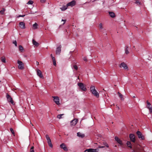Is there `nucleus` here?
Returning a JSON list of instances; mask_svg holds the SVG:
<instances>
[{
    "label": "nucleus",
    "instance_id": "obj_1",
    "mask_svg": "<svg viewBox=\"0 0 152 152\" xmlns=\"http://www.w3.org/2000/svg\"><path fill=\"white\" fill-rule=\"evenodd\" d=\"M127 146L130 149H132L133 152H144L143 149L138 144L132 145L130 141H127L126 142Z\"/></svg>",
    "mask_w": 152,
    "mask_h": 152
},
{
    "label": "nucleus",
    "instance_id": "obj_53",
    "mask_svg": "<svg viewBox=\"0 0 152 152\" xmlns=\"http://www.w3.org/2000/svg\"><path fill=\"white\" fill-rule=\"evenodd\" d=\"M133 98H135V96H134L133 97Z\"/></svg>",
    "mask_w": 152,
    "mask_h": 152
},
{
    "label": "nucleus",
    "instance_id": "obj_17",
    "mask_svg": "<svg viewBox=\"0 0 152 152\" xmlns=\"http://www.w3.org/2000/svg\"><path fill=\"white\" fill-rule=\"evenodd\" d=\"M86 151H87V152H96V149L90 148L88 149H86L85 151V152Z\"/></svg>",
    "mask_w": 152,
    "mask_h": 152
},
{
    "label": "nucleus",
    "instance_id": "obj_27",
    "mask_svg": "<svg viewBox=\"0 0 152 152\" xmlns=\"http://www.w3.org/2000/svg\"><path fill=\"white\" fill-rule=\"evenodd\" d=\"M67 5L66 6H64L62 8H61V10L64 11L67 9Z\"/></svg>",
    "mask_w": 152,
    "mask_h": 152
},
{
    "label": "nucleus",
    "instance_id": "obj_38",
    "mask_svg": "<svg viewBox=\"0 0 152 152\" xmlns=\"http://www.w3.org/2000/svg\"><path fill=\"white\" fill-rule=\"evenodd\" d=\"M34 147L32 146L31 148L30 149V152H34Z\"/></svg>",
    "mask_w": 152,
    "mask_h": 152
},
{
    "label": "nucleus",
    "instance_id": "obj_11",
    "mask_svg": "<svg viewBox=\"0 0 152 152\" xmlns=\"http://www.w3.org/2000/svg\"><path fill=\"white\" fill-rule=\"evenodd\" d=\"M115 140L118 143L120 144L121 145H123L122 141L120 140L117 137L115 136Z\"/></svg>",
    "mask_w": 152,
    "mask_h": 152
},
{
    "label": "nucleus",
    "instance_id": "obj_43",
    "mask_svg": "<svg viewBox=\"0 0 152 152\" xmlns=\"http://www.w3.org/2000/svg\"><path fill=\"white\" fill-rule=\"evenodd\" d=\"M62 21H64V23H63V25H64L65 23V22H66V20H63V19H62Z\"/></svg>",
    "mask_w": 152,
    "mask_h": 152
},
{
    "label": "nucleus",
    "instance_id": "obj_41",
    "mask_svg": "<svg viewBox=\"0 0 152 152\" xmlns=\"http://www.w3.org/2000/svg\"><path fill=\"white\" fill-rule=\"evenodd\" d=\"M83 59L85 61H87V60L86 57H84L83 58Z\"/></svg>",
    "mask_w": 152,
    "mask_h": 152
},
{
    "label": "nucleus",
    "instance_id": "obj_7",
    "mask_svg": "<svg viewBox=\"0 0 152 152\" xmlns=\"http://www.w3.org/2000/svg\"><path fill=\"white\" fill-rule=\"evenodd\" d=\"M52 97L54 98L53 100L57 105L60 104L59 99L58 96H53Z\"/></svg>",
    "mask_w": 152,
    "mask_h": 152
},
{
    "label": "nucleus",
    "instance_id": "obj_31",
    "mask_svg": "<svg viewBox=\"0 0 152 152\" xmlns=\"http://www.w3.org/2000/svg\"><path fill=\"white\" fill-rule=\"evenodd\" d=\"M135 3L137 4L138 5H140L141 4V2L137 0H136L135 2Z\"/></svg>",
    "mask_w": 152,
    "mask_h": 152
},
{
    "label": "nucleus",
    "instance_id": "obj_49",
    "mask_svg": "<svg viewBox=\"0 0 152 152\" xmlns=\"http://www.w3.org/2000/svg\"><path fill=\"white\" fill-rule=\"evenodd\" d=\"M30 124H31L32 126H34L33 124L30 121Z\"/></svg>",
    "mask_w": 152,
    "mask_h": 152
},
{
    "label": "nucleus",
    "instance_id": "obj_42",
    "mask_svg": "<svg viewBox=\"0 0 152 152\" xmlns=\"http://www.w3.org/2000/svg\"><path fill=\"white\" fill-rule=\"evenodd\" d=\"M53 65L55 66H56V61H53Z\"/></svg>",
    "mask_w": 152,
    "mask_h": 152
},
{
    "label": "nucleus",
    "instance_id": "obj_12",
    "mask_svg": "<svg viewBox=\"0 0 152 152\" xmlns=\"http://www.w3.org/2000/svg\"><path fill=\"white\" fill-rule=\"evenodd\" d=\"M37 75L40 78H43V75L41 71L39 69H37Z\"/></svg>",
    "mask_w": 152,
    "mask_h": 152
},
{
    "label": "nucleus",
    "instance_id": "obj_23",
    "mask_svg": "<svg viewBox=\"0 0 152 152\" xmlns=\"http://www.w3.org/2000/svg\"><path fill=\"white\" fill-rule=\"evenodd\" d=\"M129 47L127 46H126V48L125 50V53L126 54H128L129 53V52L128 51Z\"/></svg>",
    "mask_w": 152,
    "mask_h": 152
},
{
    "label": "nucleus",
    "instance_id": "obj_5",
    "mask_svg": "<svg viewBox=\"0 0 152 152\" xmlns=\"http://www.w3.org/2000/svg\"><path fill=\"white\" fill-rule=\"evenodd\" d=\"M18 64H19L18 67L19 69H23L24 68V64L23 62L20 61L18 60L17 62Z\"/></svg>",
    "mask_w": 152,
    "mask_h": 152
},
{
    "label": "nucleus",
    "instance_id": "obj_29",
    "mask_svg": "<svg viewBox=\"0 0 152 152\" xmlns=\"http://www.w3.org/2000/svg\"><path fill=\"white\" fill-rule=\"evenodd\" d=\"M48 144V145L51 148H52L53 147V145L51 143V140H50V141L47 142Z\"/></svg>",
    "mask_w": 152,
    "mask_h": 152
},
{
    "label": "nucleus",
    "instance_id": "obj_14",
    "mask_svg": "<svg viewBox=\"0 0 152 152\" xmlns=\"http://www.w3.org/2000/svg\"><path fill=\"white\" fill-rule=\"evenodd\" d=\"M76 4V1L75 0H73L71 2L68 3L67 5V7L70 6L71 7H73L75 6Z\"/></svg>",
    "mask_w": 152,
    "mask_h": 152
},
{
    "label": "nucleus",
    "instance_id": "obj_40",
    "mask_svg": "<svg viewBox=\"0 0 152 152\" xmlns=\"http://www.w3.org/2000/svg\"><path fill=\"white\" fill-rule=\"evenodd\" d=\"M13 43L16 46H17V42L16 40L14 41L13 42Z\"/></svg>",
    "mask_w": 152,
    "mask_h": 152
},
{
    "label": "nucleus",
    "instance_id": "obj_6",
    "mask_svg": "<svg viewBox=\"0 0 152 152\" xmlns=\"http://www.w3.org/2000/svg\"><path fill=\"white\" fill-rule=\"evenodd\" d=\"M6 97L8 101L13 104L14 102L11 96L7 93V94Z\"/></svg>",
    "mask_w": 152,
    "mask_h": 152
},
{
    "label": "nucleus",
    "instance_id": "obj_2",
    "mask_svg": "<svg viewBox=\"0 0 152 152\" xmlns=\"http://www.w3.org/2000/svg\"><path fill=\"white\" fill-rule=\"evenodd\" d=\"M90 90L92 94L96 97H99V94L95 89V87L94 86H91L90 87Z\"/></svg>",
    "mask_w": 152,
    "mask_h": 152
},
{
    "label": "nucleus",
    "instance_id": "obj_45",
    "mask_svg": "<svg viewBox=\"0 0 152 152\" xmlns=\"http://www.w3.org/2000/svg\"><path fill=\"white\" fill-rule=\"evenodd\" d=\"M52 59L53 61H56L55 58L54 57L52 58Z\"/></svg>",
    "mask_w": 152,
    "mask_h": 152
},
{
    "label": "nucleus",
    "instance_id": "obj_35",
    "mask_svg": "<svg viewBox=\"0 0 152 152\" xmlns=\"http://www.w3.org/2000/svg\"><path fill=\"white\" fill-rule=\"evenodd\" d=\"M64 115V114L58 115H57V117L58 118L60 119L62 118V116Z\"/></svg>",
    "mask_w": 152,
    "mask_h": 152
},
{
    "label": "nucleus",
    "instance_id": "obj_54",
    "mask_svg": "<svg viewBox=\"0 0 152 152\" xmlns=\"http://www.w3.org/2000/svg\"><path fill=\"white\" fill-rule=\"evenodd\" d=\"M133 48H135V46H133Z\"/></svg>",
    "mask_w": 152,
    "mask_h": 152
},
{
    "label": "nucleus",
    "instance_id": "obj_15",
    "mask_svg": "<svg viewBox=\"0 0 152 152\" xmlns=\"http://www.w3.org/2000/svg\"><path fill=\"white\" fill-rule=\"evenodd\" d=\"M61 46H59L58 47L56 50V54L57 55H59L61 52Z\"/></svg>",
    "mask_w": 152,
    "mask_h": 152
},
{
    "label": "nucleus",
    "instance_id": "obj_57",
    "mask_svg": "<svg viewBox=\"0 0 152 152\" xmlns=\"http://www.w3.org/2000/svg\"><path fill=\"white\" fill-rule=\"evenodd\" d=\"M138 50H136V51H138Z\"/></svg>",
    "mask_w": 152,
    "mask_h": 152
},
{
    "label": "nucleus",
    "instance_id": "obj_3",
    "mask_svg": "<svg viewBox=\"0 0 152 152\" xmlns=\"http://www.w3.org/2000/svg\"><path fill=\"white\" fill-rule=\"evenodd\" d=\"M78 86H79L80 89L84 91H86L87 89L86 86L82 83H78Z\"/></svg>",
    "mask_w": 152,
    "mask_h": 152
},
{
    "label": "nucleus",
    "instance_id": "obj_20",
    "mask_svg": "<svg viewBox=\"0 0 152 152\" xmlns=\"http://www.w3.org/2000/svg\"><path fill=\"white\" fill-rule=\"evenodd\" d=\"M38 26V25L37 24L35 23L33 25V29H36L37 28V26Z\"/></svg>",
    "mask_w": 152,
    "mask_h": 152
},
{
    "label": "nucleus",
    "instance_id": "obj_33",
    "mask_svg": "<svg viewBox=\"0 0 152 152\" xmlns=\"http://www.w3.org/2000/svg\"><path fill=\"white\" fill-rule=\"evenodd\" d=\"M46 138L47 140V142L51 140L50 139V138L49 137V136L48 135H46Z\"/></svg>",
    "mask_w": 152,
    "mask_h": 152
},
{
    "label": "nucleus",
    "instance_id": "obj_58",
    "mask_svg": "<svg viewBox=\"0 0 152 152\" xmlns=\"http://www.w3.org/2000/svg\"><path fill=\"white\" fill-rule=\"evenodd\" d=\"M105 35H107V34L106 33Z\"/></svg>",
    "mask_w": 152,
    "mask_h": 152
},
{
    "label": "nucleus",
    "instance_id": "obj_18",
    "mask_svg": "<svg viewBox=\"0 0 152 152\" xmlns=\"http://www.w3.org/2000/svg\"><path fill=\"white\" fill-rule=\"evenodd\" d=\"M109 15L111 17L113 18L115 17V15L113 12H109Z\"/></svg>",
    "mask_w": 152,
    "mask_h": 152
},
{
    "label": "nucleus",
    "instance_id": "obj_28",
    "mask_svg": "<svg viewBox=\"0 0 152 152\" xmlns=\"http://www.w3.org/2000/svg\"><path fill=\"white\" fill-rule=\"evenodd\" d=\"M5 10V9L4 8H2V10L0 11V12L1 14L3 15L4 14V12Z\"/></svg>",
    "mask_w": 152,
    "mask_h": 152
},
{
    "label": "nucleus",
    "instance_id": "obj_21",
    "mask_svg": "<svg viewBox=\"0 0 152 152\" xmlns=\"http://www.w3.org/2000/svg\"><path fill=\"white\" fill-rule=\"evenodd\" d=\"M77 136L79 137H81L82 138L84 136V134H82L80 132H78L77 134Z\"/></svg>",
    "mask_w": 152,
    "mask_h": 152
},
{
    "label": "nucleus",
    "instance_id": "obj_55",
    "mask_svg": "<svg viewBox=\"0 0 152 152\" xmlns=\"http://www.w3.org/2000/svg\"><path fill=\"white\" fill-rule=\"evenodd\" d=\"M46 48V49H48V47H47V48Z\"/></svg>",
    "mask_w": 152,
    "mask_h": 152
},
{
    "label": "nucleus",
    "instance_id": "obj_24",
    "mask_svg": "<svg viewBox=\"0 0 152 152\" xmlns=\"http://www.w3.org/2000/svg\"><path fill=\"white\" fill-rule=\"evenodd\" d=\"M1 60L2 62L4 63H6V59L5 57L4 56H3L1 57Z\"/></svg>",
    "mask_w": 152,
    "mask_h": 152
},
{
    "label": "nucleus",
    "instance_id": "obj_50",
    "mask_svg": "<svg viewBox=\"0 0 152 152\" xmlns=\"http://www.w3.org/2000/svg\"><path fill=\"white\" fill-rule=\"evenodd\" d=\"M50 56H51V58H52L53 57V55H52V54H51L50 55Z\"/></svg>",
    "mask_w": 152,
    "mask_h": 152
},
{
    "label": "nucleus",
    "instance_id": "obj_51",
    "mask_svg": "<svg viewBox=\"0 0 152 152\" xmlns=\"http://www.w3.org/2000/svg\"><path fill=\"white\" fill-rule=\"evenodd\" d=\"M117 107L118 109V110H119L120 109V108H119V107Z\"/></svg>",
    "mask_w": 152,
    "mask_h": 152
},
{
    "label": "nucleus",
    "instance_id": "obj_52",
    "mask_svg": "<svg viewBox=\"0 0 152 152\" xmlns=\"http://www.w3.org/2000/svg\"><path fill=\"white\" fill-rule=\"evenodd\" d=\"M113 106H115V104H113Z\"/></svg>",
    "mask_w": 152,
    "mask_h": 152
},
{
    "label": "nucleus",
    "instance_id": "obj_16",
    "mask_svg": "<svg viewBox=\"0 0 152 152\" xmlns=\"http://www.w3.org/2000/svg\"><path fill=\"white\" fill-rule=\"evenodd\" d=\"M19 26L22 29H24L25 28V23L23 22H21L19 23Z\"/></svg>",
    "mask_w": 152,
    "mask_h": 152
},
{
    "label": "nucleus",
    "instance_id": "obj_9",
    "mask_svg": "<svg viewBox=\"0 0 152 152\" xmlns=\"http://www.w3.org/2000/svg\"><path fill=\"white\" fill-rule=\"evenodd\" d=\"M120 68L123 67L125 69H127L128 67L127 65L124 62L121 63L119 65Z\"/></svg>",
    "mask_w": 152,
    "mask_h": 152
},
{
    "label": "nucleus",
    "instance_id": "obj_4",
    "mask_svg": "<svg viewBox=\"0 0 152 152\" xmlns=\"http://www.w3.org/2000/svg\"><path fill=\"white\" fill-rule=\"evenodd\" d=\"M138 137L141 140H144L145 139V136L143 135L141 132L139 131H137L136 132Z\"/></svg>",
    "mask_w": 152,
    "mask_h": 152
},
{
    "label": "nucleus",
    "instance_id": "obj_32",
    "mask_svg": "<svg viewBox=\"0 0 152 152\" xmlns=\"http://www.w3.org/2000/svg\"><path fill=\"white\" fill-rule=\"evenodd\" d=\"M103 144L104 145H105L106 147H107V148H108L109 147V145L106 142H103Z\"/></svg>",
    "mask_w": 152,
    "mask_h": 152
},
{
    "label": "nucleus",
    "instance_id": "obj_25",
    "mask_svg": "<svg viewBox=\"0 0 152 152\" xmlns=\"http://www.w3.org/2000/svg\"><path fill=\"white\" fill-rule=\"evenodd\" d=\"M99 29H100V31L101 32H103V31L102 29L103 28V27L102 23H100V24H99Z\"/></svg>",
    "mask_w": 152,
    "mask_h": 152
},
{
    "label": "nucleus",
    "instance_id": "obj_22",
    "mask_svg": "<svg viewBox=\"0 0 152 152\" xmlns=\"http://www.w3.org/2000/svg\"><path fill=\"white\" fill-rule=\"evenodd\" d=\"M32 42L34 45L36 46H38L39 44L34 39H33Z\"/></svg>",
    "mask_w": 152,
    "mask_h": 152
},
{
    "label": "nucleus",
    "instance_id": "obj_56",
    "mask_svg": "<svg viewBox=\"0 0 152 152\" xmlns=\"http://www.w3.org/2000/svg\"><path fill=\"white\" fill-rule=\"evenodd\" d=\"M115 147H117V145H115Z\"/></svg>",
    "mask_w": 152,
    "mask_h": 152
},
{
    "label": "nucleus",
    "instance_id": "obj_34",
    "mask_svg": "<svg viewBox=\"0 0 152 152\" xmlns=\"http://www.w3.org/2000/svg\"><path fill=\"white\" fill-rule=\"evenodd\" d=\"M148 108L149 109L150 113H152V108L151 107H148Z\"/></svg>",
    "mask_w": 152,
    "mask_h": 152
},
{
    "label": "nucleus",
    "instance_id": "obj_26",
    "mask_svg": "<svg viewBox=\"0 0 152 152\" xmlns=\"http://www.w3.org/2000/svg\"><path fill=\"white\" fill-rule=\"evenodd\" d=\"M118 94L119 96V97L121 98V100H124V99L123 98V95L122 94H121L120 92H118Z\"/></svg>",
    "mask_w": 152,
    "mask_h": 152
},
{
    "label": "nucleus",
    "instance_id": "obj_36",
    "mask_svg": "<svg viewBox=\"0 0 152 152\" xmlns=\"http://www.w3.org/2000/svg\"><path fill=\"white\" fill-rule=\"evenodd\" d=\"M33 3V1L31 0L29 1L27 3L28 4H32Z\"/></svg>",
    "mask_w": 152,
    "mask_h": 152
},
{
    "label": "nucleus",
    "instance_id": "obj_19",
    "mask_svg": "<svg viewBox=\"0 0 152 152\" xmlns=\"http://www.w3.org/2000/svg\"><path fill=\"white\" fill-rule=\"evenodd\" d=\"M18 48L19 49V50L21 52H23L24 51V48L23 46L21 45H20L19 46Z\"/></svg>",
    "mask_w": 152,
    "mask_h": 152
},
{
    "label": "nucleus",
    "instance_id": "obj_47",
    "mask_svg": "<svg viewBox=\"0 0 152 152\" xmlns=\"http://www.w3.org/2000/svg\"><path fill=\"white\" fill-rule=\"evenodd\" d=\"M104 146H99V148H104Z\"/></svg>",
    "mask_w": 152,
    "mask_h": 152
},
{
    "label": "nucleus",
    "instance_id": "obj_48",
    "mask_svg": "<svg viewBox=\"0 0 152 152\" xmlns=\"http://www.w3.org/2000/svg\"><path fill=\"white\" fill-rule=\"evenodd\" d=\"M36 64L37 65H39V62L38 61H36Z\"/></svg>",
    "mask_w": 152,
    "mask_h": 152
},
{
    "label": "nucleus",
    "instance_id": "obj_37",
    "mask_svg": "<svg viewBox=\"0 0 152 152\" xmlns=\"http://www.w3.org/2000/svg\"><path fill=\"white\" fill-rule=\"evenodd\" d=\"M146 103L147 104V107L148 108V107H150V106L151 105V104L150 103L148 102V101H146Z\"/></svg>",
    "mask_w": 152,
    "mask_h": 152
},
{
    "label": "nucleus",
    "instance_id": "obj_46",
    "mask_svg": "<svg viewBox=\"0 0 152 152\" xmlns=\"http://www.w3.org/2000/svg\"><path fill=\"white\" fill-rule=\"evenodd\" d=\"M25 16V15H20L18 16V17H24V16Z\"/></svg>",
    "mask_w": 152,
    "mask_h": 152
},
{
    "label": "nucleus",
    "instance_id": "obj_13",
    "mask_svg": "<svg viewBox=\"0 0 152 152\" xmlns=\"http://www.w3.org/2000/svg\"><path fill=\"white\" fill-rule=\"evenodd\" d=\"M60 147L61 148L63 149L65 151H67L68 149L67 147L66 146V145L64 143H63L61 144L60 145Z\"/></svg>",
    "mask_w": 152,
    "mask_h": 152
},
{
    "label": "nucleus",
    "instance_id": "obj_30",
    "mask_svg": "<svg viewBox=\"0 0 152 152\" xmlns=\"http://www.w3.org/2000/svg\"><path fill=\"white\" fill-rule=\"evenodd\" d=\"M10 131H11L12 133L14 135V136H15V132L14 131L13 129L12 128H10Z\"/></svg>",
    "mask_w": 152,
    "mask_h": 152
},
{
    "label": "nucleus",
    "instance_id": "obj_39",
    "mask_svg": "<svg viewBox=\"0 0 152 152\" xmlns=\"http://www.w3.org/2000/svg\"><path fill=\"white\" fill-rule=\"evenodd\" d=\"M73 67L76 70H77L78 69V67L76 65H74L73 66Z\"/></svg>",
    "mask_w": 152,
    "mask_h": 152
},
{
    "label": "nucleus",
    "instance_id": "obj_44",
    "mask_svg": "<svg viewBox=\"0 0 152 152\" xmlns=\"http://www.w3.org/2000/svg\"><path fill=\"white\" fill-rule=\"evenodd\" d=\"M46 0H40V2L41 3H44L45 2Z\"/></svg>",
    "mask_w": 152,
    "mask_h": 152
},
{
    "label": "nucleus",
    "instance_id": "obj_8",
    "mask_svg": "<svg viewBox=\"0 0 152 152\" xmlns=\"http://www.w3.org/2000/svg\"><path fill=\"white\" fill-rule=\"evenodd\" d=\"M129 137L131 141L134 143L135 142V138L134 134H130L129 135Z\"/></svg>",
    "mask_w": 152,
    "mask_h": 152
},
{
    "label": "nucleus",
    "instance_id": "obj_10",
    "mask_svg": "<svg viewBox=\"0 0 152 152\" xmlns=\"http://www.w3.org/2000/svg\"><path fill=\"white\" fill-rule=\"evenodd\" d=\"M78 122L77 119H74L71 121V126H75Z\"/></svg>",
    "mask_w": 152,
    "mask_h": 152
}]
</instances>
